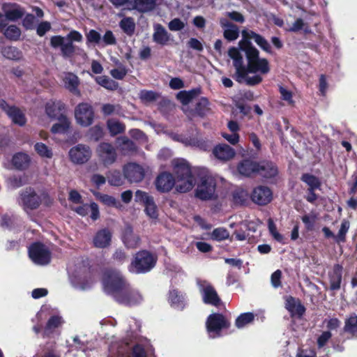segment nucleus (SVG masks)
Returning <instances> with one entry per match:
<instances>
[{
	"mask_svg": "<svg viewBox=\"0 0 357 357\" xmlns=\"http://www.w3.org/2000/svg\"><path fill=\"white\" fill-rule=\"evenodd\" d=\"M102 283L105 292L120 305L132 307L139 305L143 300L140 293L131 287L119 271H105Z\"/></svg>",
	"mask_w": 357,
	"mask_h": 357,
	"instance_id": "1",
	"label": "nucleus"
},
{
	"mask_svg": "<svg viewBox=\"0 0 357 357\" xmlns=\"http://www.w3.org/2000/svg\"><path fill=\"white\" fill-rule=\"evenodd\" d=\"M241 33L242 39L238 42V47L245 54L248 61L247 67H267L268 61L259 57V50L252 45L250 40L253 39L257 45L268 53L271 52L269 43L263 36L252 31L243 30Z\"/></svg>",
	"mask_w": 357,
	"mask_h": 357,
	"instance_id": "2",
	"label": "nucleus"
},
{
	"mask_svg": "<svg viewBox=\"0 0 357 357\" xmlns=\"http://www.w3.org/2000/svg\"><path fill=\"white\" fill-rule=\"evenodd\" d=\"M172 165L175 178L178 183L176 185V190L181 193L190 191L195 185V180L190 164L185 159L176 158L173 160Z\"/></svg>",
	"mask_w": 357,
	"mask_h": 357,
	"instance_id": "3",
	"label": "nucleus"
},
{
	"mask_svg": "<svg viewBox=\"0 0 357 357\" xmlns=\"http://www.w3.org/2000/svg\"><path fill=\"white\" fill-rule=\"evenodd\" d=\"M158 257L149 250L138 251L128 266V271L134 274H144L150 272L156 265Z\"/></svg>",
	"mask_w": 357,
	"mask_h": 357,
	"instance_id": "4",
	"label": "nucleus"
},
{
	"mask_svg": "<svg viewBox=\"0 0 357 357\" xmlns=\"http://www.w3.org/2000/svg\"><path fill=\"white\" fill-rule=\"evenodd\" d=\"M231 322L222 313L215 312L208 315L206 321V328L211 338L222 336V331L229 329Z\"/></svg>",
	"mask_w": 357,
	"mask_h": 357,
	"instance_id": "5",
	"label": "nucleus"
},
{
	"mask_svg": "<svg viewBox=\"0 0 357 357\" xmlns=\"http://www.w3.org/2000/svg\"><path fill=\"white\" fill-rule=\"evenodd\" d=\"M233 78L240 84L245 83L248 86H255L261 82L262 78L257 73L266 74L270 68H236Z\"/></svg>",
	"mask_w": 357,
	"mask_h": 357,
	"instance_id": "6",
	"label": "nucleus"
},
{
	"mask_svg": "<svg viewBox=\"0 0 357 357\" xmlns=\"http://www.w3.org/2000/svg\"><path fill=\"white\" fill-rule=\"evenodd\" d=\"M18 202L23 210L29 213L40 207L42 204V197L37 194L33 188L27 187L20 192Z\"/></svg>",
	"mask_w": 357,
	"mask_h": 357,
	"instance_id": "7",
	"label": "nucleus"
},
{
	"mask_svg": "<svg viewBox=\"0 0 357 357\" xmlns=\"http://www.w3.org/2000/svg\"><path fill=\"white\" fill-rule=\"evenodd\" d=\"M29 257L36 264L47 265L51 261V252L41 242H34L28 249Z\"/></svg>",
	"mask_w": 357,
	"mask_h": 357,
	"instance_id": "8",
	"label": "nucleus"
},
{
	"mask_svg": "<svg viewBox=\"0 0 357 357\" xmlns=\"http://www.w3.org/2000/svg\"><path fill=\"white\" fill-rule=\"evenodd\" d=\"M75 118L77 124L89 127L93 124L95 112L93 106L88 102H80L75 108Z\"/></svg>",
	"mask_w": 357,
	"mask_h": 357,
	"instance_id": "9",
	"label": "nucleus"
},
{
	"mask_svg": "<svg viewBox=\"0 0 357 357\" xmlns=\"http://www.w3.org/2000/svg\"><path fill=\"white\" fill-rule=\"evenodd\" d=\"M216 181L209 176L202 177L201 182L195 190V196L202 200H210L215 198Z\"/></svg>",
	"mask_w": 357,
	"mask_h": 357,
	"instance_id": "10",
	"label": "nucleus"
},
{
	"mask_svg": "<svg viewBox=\"0 0 357 357\" xmlns=\"http://www.w3.org/2000/svg\"><path fill=\"white\" fill-rule=\"evenodd\" d=\"M50 45L54 49L60 48L61 53L65 58L72 57L76 52H78L80 54L85 55L84 51L82 49L77 47L61 36H52L50 38Z\"/></svg>",
	"mask_w": 357,
	"mask_h": 357,
	"instance_id": "11",
	"label": "nucleus"
},
{
	"mask_svg": "<svg viewBox=\"0 0 357 357\" xmlns=\"http://www.w3.org/2000/svg\"><path fill=\"white\" fill-rule=\"evenodd\" d=\"M96 153L99 160L105 167L114 163L117 158L116 149L109 142L100 143L96 148Z\"/></svg>",
	"mask_w": 357,
	"mask_h": 357,
	"instance_id": "12",
	"label": "nucleus"
},
{
	"mask_svg": "<svg viewBox=\"0 0 357 357\" xmlns=\"http://www.w3.org/2000/svg\"><path fill=\"white\" fill-rule=\"evenodd\" d=\"M257 176H260L264 181L273 182L278 175V167L271 160H262L257 161Z\"/></svg>",
	"mask_w": 357,
	"mask_h": 357,
	"instance_id": "13",
	"label": "nucleus"
},
{
	"mask_svg": "<svg viewBox=\"0 0 357 357\" xmlns=\"http://www.w3.org/2000/svg\"><path fill=\"white\" fill-rule=\"evenodd\" d=\"M284 307L289 312L292 319H301L306 312V307L302 304L299 298L292 296H287L284 298Z\"/></svg>",
	"mask_w": 357,
	"mask_h": 357,
	"instance_id": "14",
	"label": "nucleus"
},
{
	"mask_svg": "<svg viewBox=\"0 0 357 357\" xmlns=\"http://www.w3.org/2000/svg\"><path fill=\"white\" fill-rule=\"evenodd\" d=\"M124 178L130 183L141 182L145 176L144 167L135 162H129L123 168Z\"/></svg>",
	"mask_w": 357,
	"mask_h": 357,
	"instance_id": "15",
	"label": "nucleus"
},
{
	"mask_svg": "<svg viewBox=\"0 0 357 357\" xmlns=\"http://www.w3.org/2000/svg\"><path fill=\"white\" fill-rule=\"evenodd\" d=\"M176 178L169 172H160L154 181L156 190L162 193L170 192L176 185Z\"/></svg>",
	"mask_w": 357,
	"mask_h": 357,
	"instance_id": "16",
	"label": "nucleus"
},
{
	"mask_svg": "<svg viewBox=\"0 0 357 357\" xmlns=\"http://www.w3.org/2000/svg\"><path fill=\"white\" fill-rule=\"evenodd\" d=\"M69 157L75 164H84L91 157V150L89 146L79 144L70 149Z\"/></svg>",
	"mask_w": 357,
	"mask_h": 357,
	"instance_id": "17",
	"label": "nucleus"
},
{
	"mask_svg": "<svg viewBox=\"0 0 357 357\" xmlns=\"http://www.w3.org/2000/svg\"><path fill=\"white\" fill-rule=\"evenodd\" d=\"M205 284L200 286V292L204 303L215 307H218L222 303V300L218 296L214 287L204 281Z\"/></svg>",
	"mask_w": 357,
	"mask_h": 357,
	"instance_id": "18",
	"label": "nucleus"
},
{
	"mask_svg": "<svg viewBox=\"0 0 357 357\" xmlns=\"http://www.w3.org/2000/svg\"><path fill=\"white\" fill-rule=\"evenodd\" d=\"M251 199L254 203L258 205H267L273 199V192L267 186H257L253 189L252 192Z\"/></svg>",
	"mask_w": 357,
	"mask_h": 357,
	"instance_id": "19",
	"label": "nucleus"
},
{
	"mask_svg": "<svg viewBox=\"0 0 357 357\" xmlns=\"http://www.w3.org/2000/svg\"><path fill=\"white\" fill-rule=\"evenodd\" d=\"M153 40L161 46L169 45L174 42L172 36L160 24L153 25Z\"/></svg>",
	"mask_w": 357,
	"mask_h": 357,
	"instance_id": "20",
	"label": "nucleus"
},
{
	"mask_svg": "<svg viewBox=\"0 0 357 357\" xmlns=\"http://www.w3.org/2000/svg\"><path fill=\"white\" fill-rule=\"evenodd\" d=\"M66 106L61 100H50L45 104V113L52 119L61 118V116H66Z\"/></svg>",
	"mask_w": 357,
	"mask_h": 357,
	"instance_id": "21",
	"label": "nucleus"
},
{
	"mask_svg": "<svg viewBox=\"0 0 357 357\" xmlns=\"http://www.w3.org/2000/svg\"><path fill=\"white\" fill-rule=\"evenodd\" d=\"M6 20L17 21L24 15L22 7L17 3H5L1 6Z\"/></svg>",
	"mask_w": 357,
	"mask_h": 357,
	"instance_id": "22",
	"label": "nucleus"
},
{
	"mask_svg": "<svg viewBox=\"0 0 357 357\" xmlns=\"http://www.w3.org/2000/svg\"><path fill=\"white\" fill-rule=\"evenodd\" d=\"M112 234L108 228L98 230L95 234L93 243L95 248H105L110 245Z\"/></svg>",
	"mask_w": 357,
	"mask_h": 357,
	"instance_id": "23",
	"label": "nucleus"
},
{
	"mask_svg": "<svg viewBox=\"0 0 357 357\" xmlns=\"http://www.w3.org/2000/svg\"><path fill=\"white\" fill-rule=\"evenodd\" d=\"M257 161L250 159H245L241 161L238 166V173L245 177H253L257 176Z\"/></svg>",
	"mask_w": 357,
	"mask_h": 357,
	"instance_id": "24",
	"label": "nucleus"
},
{
	"mask_svg": "<svg viewBox=\"0 0 357 357\" xmlns=\"http://www.w3.org/2000/svg\"><path fill=\"white\" fill-rule=\"evenodd\" d=\"M220 24L224 29L223 36L229 41L236 40L239 36V29L238 26L231 22L227 18L220 19Z\"/></svg>",
	"mask_w": 357,
	"mask_h": 357,
	"instance_id": "25",
	"label": "nucleus"
},
{
	"mask_svg": "<svg viewBox=\"0 0 357 357\" xmlns=\"http://www.w3.org/2000/svg\"><path fill=\"white\" fill-rule=\"evenodd\" d=\"M343 267L339 264L333 266L331 271L328 273L330 289L333 291L339 290L341 287Z\"/></svg>",
	"mask_w": 357,
	"mask_h": 357,
	"instance_id": "26",
	"label": "nucleus"
},
{
	"mask_svg": "<svg viewBox=\"0 0 357 357\" xmlns=\"http://www.w3.org/2000/svg\"><path fill=\"white\" fill-rule=\"evenodd\" d=\"M215 157L222 161H227L233 158L235 151L233 148L226 144L216 145L213 149Z\"/></svg>",
	"mask_w": 357,
	"mask_h": 357,
	"instance_id": "27",
	"label": "nucleus"
},
{
	"mask_svg": "<svg viewBox=\"0 0 357 357\" xmlns=\"http://www.w3.org/2000/svg\"><path fill=\"white\" fill-rule=\"evenodd\" d=\"M73 210L81 216H86L91 211L90 217L93 220H96L100 218L99 208L95 202H91L90 204H84L73 208Z\"/></svg>",
	"mask_w": 357,
	"mask_h": 357,
	"instance_id": "28",
	"label": "nucleus"
},
{
	"mask_svg": "<svg viewBox=\"0 0 357 357\" xmlns=\"http://www.w3.org/2000/svg\"><path fill=\"white\" fill-rule=\"evenodd\" d=\"M122 240L127 248H135L140 241L138 236L135 235L130 225H127L123 232Z\"/></svg>",
	"mask_w": 357,
	"mask_h": 357,
	"instance_id": "29",
	"label": "nucleus"
},
{
	"mask_svg": "<svg viewBox=\"0 0 357 357\" xmlns=\"http://www.w3.org/2000/svg\"><path fill=\"white\" fill-rule=\"evenodd\" d=\"M158 0H132L130 10H137L140 13H146L155 8Z\"/></svg>",
	"mask_w": 357,
	"mask_h": 357,
	"instance_id": "30",
	"label": "nucleus"
},
{
	"mask_svg": "<svg viewBox=\"0 0 357 357\" xmlns=\"http://www.w3.org/2000/svg\"><path fill=\"white\" fill-rule=\"evenodd\" d=\"M56 120H58V122L52 125L50 129L51 132L54 135L68 132L71 122L67 116H61V118L56 119Z\"/></svg>",
	"mask_w": 357,
	"mask_h": 357,
	"instance_id": "31",
	"label": "nucleus"
},
{
	"mask_svg": "<svg viewBox=\"0 0 357 357\" xmlns=\"http://www.w3.org/2000/svg\"><path fill=\"white\" fill-rule=\"evenodd\" d=\"M30 162V157L24 153H17L12 158V165L18 170L26 169L29 167Z\"/></svg>",
	"mask_w": 357,
	"mask_h": 357,
	"instance_id": "32",
	"label": "nucleus"
},
{
	"mask_svg": "<svg viewBox=\"0 0 357 357\" xmlns=\"http://www.w3.org/2000/svg\"><path fill=\"white\" fill-rule=\"evenodd\" d=\"M183 295L176 289L169 290L168 294V302L174 308L183 310L184 301Z\"/></svg>",
	"mask_w": 357,
	"mask_h": 357,
	"instance_id": "33",
	"label": "nucleus"
},
{
	"mask_svg": "<svg viewBox=\"0 0 357 357\" xmlns=\"http://www.w3.org/2000/svg\"><path fill=\"white\" fill-rule=\"evenodd\" d=\"M63 82L65 84V86L70 92L75 94H79V91L78 90L79 79L73 73H68L65 76Z\"/></svg>",
	"mask_w": 357,
	"mask_h": 357,
	"instance_id": "34",
	"label": "nucleus"
},
{
	"mask_svg": "<svg viewBox=\"0 0 357 357\" xmlns=\"http://www.w3.org/2000/svg\"><path fill=\"white\" fill-rule=\"evenodd\" d=\"M200 93L199 89H193L190 91H181L177 93L176 98L183 105L188 104L192 99Z\"/></svg>",
	"mask_w": 357,
	"mask_h": 357,
	"instance_id": "35",
	"label": "nucleus"
},
{
	"mask_svg": "<svg viewBox=\"0 0 357 357\" xmlns=\"http://www.w3.org/2000/svg\"><path fill=\"white\" fill-rule=\"evenodd\" d=\"M10 109V111L7 114L12 119V121L15 124L20 126L25 125L26 120L22 112L15 106H13V107Z\"/></svg>",
	"mask_w": 357,
	"mask_h": 357,
	"instance_id": "36",
	"label": "nucleus"
},
{
	"mask_svg": "<svg viewBox=\"0 0 357 357\" xmlns=\"http://www.w3.org/2000/svg\"><path fill=\"white\" fill-rule=\"evenodd\" d=\"M241 48L231 47L228 50V56L233 61L234 67H243V56Z\"/></svg>",
	"mask_w": 357,
	"mask_h": 357,
	"instance_id": "37",
	"label": "nucleus"
},
{
	"mask_svg": "<svg viewBox=\"0 0 357 357\" xmlns=\"http://www.w3.org/2000/svg\"><path fill=\"white\" fill-rule=\"evenodd\" d=\"M96 82L102 87L114 91L119 87V84L106 75H100L96 77Z\"/></svg>",
	"mask_w": 357,
	"mask_h": 357,
	"instance_id": "38",
	"label": "nucleus"
},
{
	"mask_svg": "<svg viewBox=\"0 0 357 357\" xmlns=\"http://www.w3.org/2000/svg\"><path fill=\"white\" fill-rule=\"evenodd\" d=\"M208 105L209 101L206 98H201L195 105V114L200 117L205 116L210 110Z\"/></svg>",
	"mask_w": 357,
	"mask_h": 357,
	"instance_id": "39",
	"label": "nucleus"
},
{
	"mask_svg": "<svg viewBox=\"0 0 357 357\" xmlns=\"http://www.w3.org/2000/svg\"><path fill=\"white\" fill-rule=\"evenodd\" d=\"M255 320V314L252 312L241 314L235 320V326L238 328H242Z\"/></svg>",
	"mask_w": 357,
	"mask_h": 357,
	"instance_id": "40",
	"label": "nucleus"
},
{
	"mask_svg": "<svg viewBox=\"0 0 357 357\" xmlns=\"http://www.w3.org/2000/svg\"><path fill=\"white\" fill-rule=\"evenodd\" d=\"M17 220V217L13 214H3L0 217V226L3 229H13Z\"/></svg>",
	"mask_w": 357,
	"mask_h": 357,
	"instance_id": "41",
	"label": "nucleus"
},
{
	"mask_svg": "<svg viewBox=\"0 0 357 357\" xmlns=\"http://www.w3.org/2000/svg\"><path fill=\"white\" fill-rule=\"evenodd\" d=\"M301 180L308 185V188L319 189L321 185L319 178L309 173L303 174Z\"/></svg>",
	"mask_w": 357,
	"mask_h": 357,
	"instance_id": "42",
	"label": "nucleus"
},
{
	"mask_svg": "<svg viewBox=\"0 0 357 357\" xmlns=\"http://www.w3.org/2000/svg\"><path fill=\"white\" fill-rule=\"evenodd\" d=\"M104 130L102 126L100 125H96L91 127L86 134V136L91 141L98 142L104 137Z\"/></svg>",
	"mask_w": 357,
	"mask_h": 357,
	"instance_id": "43",
	"label": "nucleus"
},
{
	"mask_svg": "<svg viewBox=\"0 0 357 357\" xmlns=\"http://www.w3.org/2000/svg\"><path fill=\"white\" fill-rule=\"evenodd\" d=\"M119 26L121 29L128 36H132L135 29V23L133 18L130 17H126L123 18Z\"/></svg>",
	"mask_w": 357,
	"mask_h": 357,
	"instance_id": "44",
	"label": "nucleus"
},
{
	"mask_svg": "<svg viewBox=\"0 0 357 357\" xmlns=\"http://www.w3.org/2000/svg\"><path fill=\"white\" fill-rule=\"evenodd\" d=\"M124 176L119 170H113L109 172L107 175L109 183L113 186H121L124 183Z\"/></svg>",
	"mask_w": 357,
	"mask_h": 357,
	"instance_id": "45",
	"label": "nucleus"
},
{
	"mask_svg": "<svg viewBox=\"0 0 357 357\" xmlns=\"http://www.w3.org/2000/svg\"><path fill=\"white\" fill-rule=\"evenodd\" d=\"M107 126L112 136L123 133L126 130L125 125L119 121L108 120L107 121Z\"/></svg>",
	"mask_w": 357,
	"mask_h": 357,
	"instance_id": "46",
	"label": "nucleus"
},
{
	"mask_svg": "<svg viewBox=\"0 0 357 357\" xmlns=\"http://www.w3.org/2000/svg\"><path fill=\"white\" fill-rule=\"evenodd\" d=\"M344 331L347 333L354 334L357 332V315L352 313L346 319L344 322Z\"/></svg>",
	"mask_w": 357,
	"mask_h": 357,
	"instance_id": "47",
	"label": "nucleus"
},
{
	"mask_svg": "<svg viewBox=\"0 0 357 357\" xmlns=\"http://www.w3.org/2000/svg\"><path fill=\"white\" fill-rule=\"evenodd\" d=\"M36 152L42 158H52V149L43 142H36L34 145Z\"/></svg>",
	"mask_w": 357,
	"mask_h": 357,
	"instance_id": "48",
	"label": "nucleus"
},
{
	"mask_svg": "<svg viewBox=\"0 0 357 357\" xmlns=\"http://www.w3.org/2000/svg\"><path fill=\"white\" fill-rule=\"evenodd\" d=\"M302 222L305 225V228L307 231H312L314 230L315 224L317 220V216L314 213L305 214L301 217Z\"/></svg>",
	"mask_w": 357,
	"mask_h": 357,
	"instance_id": "49",
	"label": "nucleus"
},
{
	"mask_svg": "<svg viewBox=\"0 0 357 357\" xmlns=\"http://www.w3.org/2000/svg\"><path fill=\"white\" fill-rule=\"evenodd\" d=\"M61 324V317L59 316H52L47 321L44 330V336L49 335L53 331L58 328Z\"/></svg>",
	"mask_w": 357,
	"mask_h": 357,
	"instance_id": "50",
	"label": "nucleus"
},
{
	"mask_svg": "<svg viewBox=\"0 0 357 357\" xmlns=\"http://www.w3.org/2000/svg\"><path fill=\"white\" fill-rule=\"evenodd\" d=\"M121 151L124 154H130L137 151L135 143L128 137H124L121 143Z\"/></svg>",
	"mask_w": 357,
	"mask_h": 357,
	"instance_id": "51",
	"label": "nucleus"
},
{
	"mask_svg": "<svg viewBox=\"0 0 357 357\" xmlns=\"http://www.w3.org/2000/svg\"><path fill=\"white\" fill-rule=\"evenodd\" d=\"M211 237L217 241H222L228 239L229 237V231L224 227H218L213 229Z\"/></svg>",
	"mask_w": 357,
	"mask_h": 357,
	"instance_id": "52",
	"label": "nucleus"
},
{
	"mask_svg": "<svg viewBox=\"0 0 357 357\" xmlns=\"http://www.w3.org/2000/svg\"><path fill=\"white\" fill-rule=\"evenodd\" d=\"M146 214L153 219L158 218V213L157 206L155 204L153 197L147 202L144 205Z\"/></svg>",
	"mask_w": 357,
	"mask_h": 357,
	"instance_id": "53",
	"label": "nucleus"
},
{
	"mask_svg": "<svg viewBox=\"0 0 357 357\" xmlns=\"http://www.w3.org/2000/svg\"><path fill=\"white\" fill-rule=\"evenodd\" d=\"M349 222L344 220L340 225V230L337 236H335V241L337 243H344L346 241V234L349 229Z\"/></svg>",
	"mask_w": 357,
	"mask_h": 357,
	"instance_id": "54",
	"label": "nucleus"
},
{
	"mask_svg": "<svg viewBox=\"0 0 357 357\" xmlns=\"http://www.w3.org/2000/svg\"><path fill=\"white\" fill-rule=\"evenodd\" d=\"M268 228L271 235L275 241L284 243V236L278 231L277 227L271 218L268 220Z\"/></svg>",
	"mask_w": 357,
	"mask_h": 357,
	"instance_id": "55",
	"label": "nucleus"
},
{
	"mask_svg": "<svg viewBox=\"0 0 357 357\" xmlns=\"http://www.w3.org/2000/svg\"><path fill=\"white\" fill-rule=\"evenodd\" d=\"M247 199V192L242 190L238 189L232 193V200L235 204L243 205Z\"/></svg>",
	"mask_w": 357,
	"mask_h": 357,
	"instance_id": "56",
	"label": "nucleus"
},
{
	"mask_svg": "<svg viewBox=\"0 0 357 357\" xmlns=\"http://www.w3.org/2000/svg\"><path fill=\"white\" fill-rule=\"evenodd\" d=\"M4 35L10 40H17L20 37L21 31L17 26L10 25L6 29Z\"/></svg>",
	"mask_w": 357,
	"mask_h": 357,
	"instance_id": "57",
	"label": "nucleus"
},
{
	"mask_svg": "<svg viewBox=\"0 0 357 357\" xmlns=\"http://www.w3.org/2000/svg\"><path fill=\"white\" fill-rule=\"evenodd\" d=\"M158 97L159 94L153 91L142 90L139 93L140 99L146 102L155 101Z\"/></svg>",
	"mask_w": 357,
	"mask_h": 357,
	"instance_id": "58",
	"label": "nucleus"
},
{
	"mask_svg": "<svg viewBox=\"0 0 357 357\" xmlns=\"http://www.w3.org/2000/svg\"><path fill=\"white\" fill-rule=\"evenodd\" d=\"M279 92L281 95V99L286 101L288 105H293L294 104L293 94L291 91L287 90L282 86H279Z\"/></svg>",
	"mask_w": 357,
	"mask_h": 357,
	"instance_id": "59",
	"label": "nucleus"
},
{
	"mask_svg": "<svg viewBox=\"0 0 357 357\" xmlns=\"http://www.w3.org/2000/svg\"><path fill=\"white\" fill-rule=\"evenodd\" d=\"M86 38L87 43H95L97 45L101 44V36L100 33L94 29L90 30L86 34Z\"/></svg>",
	"mask_w": 357,
	"mask_h": 357,
	"instance_id": "60",
	"label": "nucleus"
},
{
	"mask_svg": "<svg viewBox=\"0 0 357 357\" xmlns=\"http://www.w3.org/2000/svg\"><path fill=\"white\" fill-rule=\"evenodd\" d=\"M332 337V333L329 331H323L317 337V344L319 349L323 348Z\"/></svg>",
	"mask_w": 357,
	"mask_h": 357,
	"instance_id": "61",
	"label": "nucleus"
},
{
	"mask_svg": "<svg viewBox=\"0 0 357 357\" xmlns=\"http://www.w3.org/2000/svg\"><path fill=\"white\" fill-rule=\"evenodd\" d=\"M130 357H147L144 347L141 344H135L132 348Z\"/></svg>",
	"mask_w": 357,
	"mask_h": 357,
	"instance_id": "62",
	"label": "nucleus"
},
{
	"mask_svg": "<svg viewBox=\"0 0 357 357\" xmlns=\"http://www.w3.org/2000/svg\"><path fill=\"white\" fill-rule=\"evenodd\" d=\"M153 197L149 195L147 192H144L140 190H137L135 192V200L136 202L141 203L144 205L147 202H150V199H152Z\"/></svg>",
	"mask_w": 357,
	"mask_h": 357,
	"instance_id": "63",
	"label": "nucleus"
},
{
	"mask_svg": "<svg viewBox=\"0 0 357 357\" xmlns=\"http://www.w3.org/2000/svg\"><path fill=\"white\" fill-rule=\"evenodd\" d=\"M3 55L9 59H17L19 58V52L14 47H6L2 51Z\"/></svg>",
	"mask_w": 357,
	"mask_h": 357,
	"instance_id": "64",
	"label": "nucleus"
}]
</instances>
